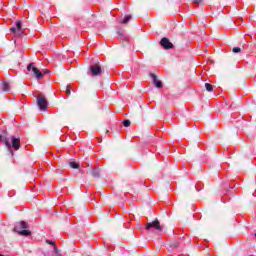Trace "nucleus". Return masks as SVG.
I'll return each mask as SVG.
<instances>
[{
    "mask_svg": "<svg viewBox=\"0 0 256 256\" xmlns=\"http://www.w3.org/2000/svg\"><path fill=\"white\" fill-rule=\"evenodd\" d=\"M0 143H4L5 147L8 149L11 157H13V151H19L21 149V140L15 136H11V141L7 137V131H4V134H0Z\"/></svg>",
    "mask_w": 256,
    "mask_h": 256,
    "instance_id": "nucleus-1",
    "label": "nucleus"
},
{
    "mask_svg": "<svg viewBox=\"0 0 256 256\" xmlns=\"http://www.w3.org/2000/svg\"><path fill=\"white\" fill-rule=\"evenodd\" d=\"M29 226H27V222L20 221L18 224L14 226V233H17L18 235L22 237H29L31 235V232L28 229Z\"/></svg>",
    "mask_w": 256,
    "mask_h": 256,
    "instance_id": "nucleus-2",
    "label": "nucleus"
},
{
    "mask_svg": "<svg viewBox=\"0 0 256 256\" xmlns=\"http://www.w3.org/2000/svg\"><path fill=\"white\" fill-rule=\"evenodd\" d=\"M146 231H150L153 233V231H156V233H161L163 231V226H161V222H159L158 219L148 222L145 226Z\"/></svg>",
    "mask_w": 256,
    "mask_h": 256,
    "instance_id": "nucleus-3",
    "label": "nucleus"
},
{
    "mask_svg": "<svg viewBox=\"0 0 256 256\" xmlns=\"http://www.w3.org/2000/svg\"><path fill=\"white\" fill-rule=\"evenodd\" d=\"M36 103L40 109V111H47V107H49V102L43 93L38 94Z\"/></svg>",
    "mask_w": 256,
    "mask_h": 256,
    "instance_id": "nucleus-4",
    "label": "nucleus"
},
{
    "mask_svg": "<svg viewBox=\"0 0 256 256\" xmlns=\"http://www.w3.org/2000/svg\"><path fill=\"white\" fill-rule=\"evenodd\" d=\"M27 71H32L34 73L36 79H43L45 74H43L37 67H35V63H30L27 66Z\"/></svg>",
    "mask_w": 256,
    "mask_h": 256,
    "instance_id": "nucleus-5",
    "label": "nucleus"
},
{
    "mask_svg": "<svg viewBox=\"0 0 256 256\" xmlns=\"http://www.w3.org/2000/svg\"><path fill=\"white\" fill-rule=\"evenodd\" d=\"M90 73H91L92 77H99V75H101V73H103V69L101 68V65L95 64V65L90 66Z\"/></svg>",
    "mask_w": 256,
    "mask_h": 256,
    "instance_id": "nucleus-6",
    "label": "nucleus"
},
{
    "mask_svg": "<svg viewBox=\"0 0 256 256\" xmlns=\"http://www.w3.org/2000/svg\"><path fill=\"white\" fill-rule=\"evenodd\" d=\"M160 45L161 47H163V49H166V50L173 49V47H175L167 37H164L160 40Z\"/></svg>",
    "mask_w": 256,
    "mask_h": 256,
    "instance_id": "nucleus-7",
    "label": "nucleus"
},
{
    "mask_svg": "<svg viewBox=\"0 0 256 256\" xmlns=\"http://www.w3.org/2000/svg\"><path fill=\"white\" fill-rule=\"evenodd\" d=\"M179 245H181V240H174L167 244V249L170 252H173L174 249H179Z\"/></svg>",
    "mask_w": 256,
    "mask_h": 256,
    "instance_id": "nucleus-8",
    "label": "nucleus"
},
{
    "mask_svg": "<svg viewBox=\"0 0 256 256\" xmlns=\"http://www.w3.org/2000/svg\"><path fill=\"white\" fill-rule=\"evenodd\" d=\"M150 77H151L155 87H157V89H161L163 87V82H161V80H159L157 78V75L150 73Z\"/></svg>",
    "mask_w": 256,
    "mask_h": 256,
    "instance_id": "nucleus-9",
    "label": "nucleus"
},
{
    "mask_svg": "<svg viewBox=\"0 0 256 256\" xmlns=\"http://www.w3.org/2000/svg\"><path fill=\"white\" fill-rule=\"evenodd\" d=\"M10 31L16 35V37H21L23 35V29L17 30V28L12 27L10 28Z\"/></svg>",
    "mask_w": 256,
    "mask_h": 256,
    "instance_id": "nucleus-10",
    "label": "nucleus"
},
{
    "mask_svg": "<svg viewBox=\"0 0 256 256\" xmlns=\"http://www.w3.org/2000/svg\"><path fill=\"white\" fill-rule=\"evenodd\" d=\"M1 89L4 92L11 91V86L9 85V82H2L1 83Z\"/></svg>",
    "mask_w": 256,
    "mask_h": 256,
    "instance_id": "nucleus-11",
    "label": "nucleus"
},
{
    "mask_svg": "<svg viewBox=\"0 0 256 256\" xmlns=\"http://www.w3.org/2000/svg\"><path fill=\"white\" fill-rule=\"evenodd\" d=\"M91 174L96 179H99L101 171L98 168H93Z\"/></svg>",
    "mask_w": 256,
    "mask_h": 256,
    "instance_id": "nucleus-12",
    "label": "nucleus"
},
{
    "mask_svg": "<svg viewBox=\"0 0 256 256\" xmlns=\"http://www.w3.org/2000/svg\"><path fill=\"white\" fill-rule=\"evenodd\" d=\"M69 166L71 167V169H79V163L75 161L69 162Z\"/></svg>",
    "mask_w": 256,
    "mask_h": 256,
    "instance_id": "nucleus-13",
    "label": "nucleus"
},
{
    "mask_svg": "<svg viewBox=\"0 0 256 256\" xmlns=\"http://www.w3.org/2000/svg\"><path fill=\"white\" fill-rule=\"evenodd\" d=\"M205 89H206V91L211 92V91H213V85H211L209 83H205Z\"/></svg>",
    "mask_w": 256,
    "mask_h": 256,
    "instance_id": "nucleus-14",
    "label": "nucleus"
},
{
    "mask_svg": "<svg viewBox=\"0 0 256 256\" xmlns=\"http://www.w3.org/2000/svg\"><path fill=\"white\" fill-rule=\"evenodd\" d=\"M131 21V15H127L123 20L122 23L127 24L128 22Z\"/></svg>",
    "mask_w": 256,
    "mask_h": 256,
    "instance_id": "nucleus-15",
    "label": "nucleus"
},
{
    "mask_svg": "<svg viewBox=\"0 0 256 256\" xmlns=\"http://www.w3.org/2000/svg\"><path fill=\"white\" fill-rule=\"evenodd\" d=\"M16 30H20V29H23V27L21 26V20H18L16 22V27H15Z\"/></svg>",
    "mask_w": 256,
    "mask_h": 256,
    "instance_id": "nucleus-16",
    "label": "nucleus"
},
{
    "mask_svg": "<svg viewBox=\"0 0 256 256\" xmlns=\"http://www.w3.org/2000/svg\"><path fill=\"white\" fill-rule=\"evenodd\" d=\"M123 125H124V127H130L131 126V121L130 120H124Z\"/></svg>",
    "mask_w": 256,
    "mask_h": 256,
    "instance_id": "nucleus-17",
    "label": "nucleus"
},
{
    "mask_svg": "<svg viewBox=\"0 0 256 256\" xmlns=\"http://www.w3.org/2000/svg\"><path fill=\"white\" fill-rule=\"evenodd\" d=\"M66 94L71 95V86L70 85L66 86Z\"/></svg>",
    "mask_w": 256,
    "mask_h": 256,
    "instance_id": "nucleus-18",
    "label": "nucleus"
},
{
    "mask_svg": "<svg viewBox=\"0 0 256 256\" xmlns=\"http://www.w3.org/2000/svg\"><path fill=\"white\" fill-rule=\"evenodd\" d=\"M46 243L48 245H52L54 248L57 247V245L55 244V242L51 241V240H46Z\"/></svg>",
    "mask_w": 256,
    "mask_h": 256,
    "instance_id": "nucleus-19",
    "label": "nucleus"
},
{
    "mask_svg": "<svg viewBox=\"0 0 256 256\" xmlns=\"http://www.w3.org/2000/svg\"><path fill=\"white\" fill-rule=\"evenodd\" d=\"M54 253L56 256H61V253H59V248H57V246L54 247Z\"/></svg>",
    "mask_w": 256,
    "mask_h": 256,
    "instance_id": "nucleus-20",
    "label": "nucleus"
},
{
    "mask_svg": "<svg viewBox=\"0 0 256 256\" xmlns=\"http://www.w3.org/2000/svg\"><path fill=\"white\" fill-rule=\"evenodd\" d=\"M203 0H191V2L193 3V5H200V3L202 2Z\"/></svg>",
    "mask_w": 256,
    "mask_h": 256,
    "instance_id": "nucleus-21",
    "label": "nucleus"
},
{
    "mask_svg": "<svg viewBox=\"0 0 256 256\" xmlns=\"http://www.w3.org/2000/svg\"><path fill=\"white\" fill-rule=\"evenodd\" d=\"M232 51L233 53H241V49L239 47H234Z\"/></svg>",
    "mask_w": 256,
    "mask_h": 256,
    "instance_id": "nucleus-22",
    "label": "nucleus"
},
{
    "mask_svg": "<svg viewBox=\"0 0 256 256\" xmlns=\"http://www.w3.org/2000/svg\"><path fill=\"white\" fill-rule=\"evenodd\" d=\"M47 73H49V70L44 71V75H47Z\"/></svg>",
    "mask_w": 256,
    "mask_h": 256,
    "instance_id": "nucleus-23",
    "label": "nucleus"
},
{
    "mask_svg": "<svg viewBox=\"0 0 256 256\" xmlns=\"http://www.w3.org/2000/svg\"><path fill=\"white\" fill-rule=\"evenodd\" d=\"M120 39H123V36H120Z\"/></svg>",
    "mask_w": 256,
    "mask_h": 256,
    "instance_id": "nucleus-24",
    "label": "nucleus"
}]
</instances>
